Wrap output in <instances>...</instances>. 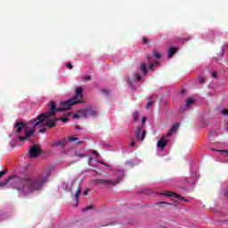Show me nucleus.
Masks as SVG:
<instances>
[{
	"label": "nucleus",
	"instance_id": "1",
	"mask_svg": "<svg viewBox=\"0 0 228 228\" xmlns=\"http://www.w3.org/2000/svg\"><path fill=\"white\" fill-rule=\"evenodd\" d=\"M82 102H85V100L83 99V88L77 87L76 95L73 98L61 102L58 107L56 106V102H51L50 110L40 114L36 119L30 120V123L34 126L35 129H40L41 127H56V121L54 120V118L48 121L45 120H47L49 117H54V115L60 111H67L70 110L72 106L81 104Z\"/></svg>",
	"mask_w": 228,
	"mask_h": 228
},
{
	"label": "nucleus",
	"instance_id": "2",
	"mask_svg": "<svg viewBox=\"0 0 228 228\" xmlns=\"http://www.w3.org/2000/svg\"><path fill=\"white\" fill-rule=\"evenodd\" d=\"M12 181L16 184L15 188L20 191V193L22 195H28V193H33V191L42 190L44 184L47 183V176H24L22 178L13 176Z\"/></svg>",
	"mask_w": 228,
	"mask_h": 228
},
{
	"label": "nucleus",
	"instance_id": "3",
	"mask_svg": "<svg viewBox=\"0 0 228 228\" xmlns=\"http://www.w3.org/2000/svg\"><path fill=\"white\" fill-rule=\"evenodd\" d=\"M69 191L71 193H74L75 191V194H73L72 197L75 199V200H79V195H81V182L74 180L72 182Z\"/></svg>",
	"mask_w": 228,
	"mask_h": 228
},
{
	"label": "nucleus",
	"instance_id": "4",
	"mask_svg": "<svg viewBox=\"0 0 228 228\" xmlns=\"http://www.w3.org/2000/svg\"><path fill=\"white\" fill-rule=\"evenodd\" d=\"M42 154V149L40 148V145L34 144L30 147L29 155L28 158H38V155Z\"/></svg>",
	"mask_w": 228,
	"mask_h": 228
},
{
	"label": "nucleus",
	"instance_id": "5",
	"mask_svg": "<svg viewBox=\"0 0 228 228\" xmlns=\"http://www.w3.org/2000/svg\"><path fill=\"white\" fill-rule=\"evenodd\" d=\"M96 184H103L104 186H117L118 180H109V179H96L94 180Z\"/></svg>",
	"mask_w": 228,
	"mask_h": 228
},
{
	"label": "nucleus",
	"instance_id": "6",
	"mask_svg": "<svg viewBox=\"0 0 228 228\" xmlns=\"http://www.w3.org/2000/svg\"><path fill=\"white\" fill-rule=\"evenodd\" d=\"M142 129H143V126L137 127V129L135 130V137L137 140H141V142H143V140H145V134H147V131H142Z\"/></svg>",
	"mask_w": 228,
	"mask_h": 228
},
{
	"label": "nucleus",
	"instance_id": "7",
	"mask_svg": "<svg viewBox=\"0 0 228 228\" xmlns=\"http://www.w3.org/2000/svg\"><path fill=\"white\" fill-rule=\"evenodd\" d=\"M50 147H62V149H65L67 147V139H63L61 141H54L50 143Z\"/></svg>",
	"mask_w": 228,
	"mask_h": 228
},
{
	"label": "nucleus",
	"instance_id": "8",
	"mask_svg": "<svg viewBox=\"0 0 228 228\" xmlns=\"http://www.w3.org/2000/svg\"><path fill=\"white\" fill-rule=\"evenodd\" d=\"M162 195H165L166 197H175V199H178V200H184L185 202H188V200L172 191H166L164 193H162Z\"/></svg>",
	"mask_w": 228,
	"mask_h": 228
},
{
	"label": "nucleus",
	"instance_id": "9",
	"mask_svg": "<svg viewBox=\"0 0 228 228\" xmlns=\"http://www.w3.org/2000/svg\"><path fill=\"white\" fill-rule=\"evenodd\" d=\"M35 126L34 129L31 130H25V136H20L19 141L20 142H24V140H28V138H31L32 135L35 134Z\"/></svg>",
	"mask_w": 228,
	"mask_h": 228
},
{
	"label": "nucleus",
	"instance_id": "10",
	"mask_svg": "<svg viewBox=\"0 0 228 228\" xmlns=\"http://www.w3.org/2000/svg\"><path fill=\"white\" fill-rule=\"evenodd\" d=\"M165 138H167V135H162L160 137V140L157 143V147H159L160 149H165V147H167V143H168V142L165 140Z\"/></svg>",
	"mask_w": 228,
	"mask_h": 228
},
{
	"label": "nucleus",
	"instance_id": "11",
	"mask_svg": "<svg viewBox=\"0 0 228 228\" xmlns=\"http://www.w3.org/2000/svg\"><path fill=\"white\" fill-rule=\"evenodd\" d=\"M177 129H179V123H176L173 125V126L170 128V130L167 133L166 136L167 138H170L174 133H177Z\"/></svg>",
	"mask_w": 228,
	"mask_h": 228
},
{
	"label": "nucleus",
	"instance_id": "12",
	"mask_svg": "<svg viewBox=\"0 0 228 228\" xmlns=\"http://www.w3.org/2000/svg\"><path fill=\"white\" fill-rule=\"evenodd\" d=\"M148 64H149V70H152L154 69V65H159V61H153L151 62V57H148Z\"/></svg>",
	"mask_w": 228,
	"mask_h": 228
},
{
	"label": "nucleus",
	"instance_id": "13",
	"mask_svg": "<svg viewBox=\"0 0 228 228\" xmlns=\"http://www.w3.org/2000/svg\"><path fill=\"white\" fill-rule=\"evenodd\" d=\"M87 117H97V111L92 108L87 109Z\"/></svg>",
	"mask_w": 228,
	"mask_h": 228
},
{
	"label": "nucleus",
	"instance_id": "14",
	"mask_svg": "<svg viewBox=\"0 0 228 228\" xmlns=\"http://www.w3.org/2000/svg\"><path fill=\"white\" fill-rule=\"evenodd\" d=\"M175 53H177V48L171 46L168 50V58H172Z\"/></svg>",
	"mask_w": 228,
	"mask_h": 228
},
{
	"label": "nucleus",
	"instance_id": "15",
	"mask_svg": "<svg viewBox=\"0 0 228 228\" xmlns=\"http://www.w3.org/2000/svg\"><path fill=\"white\" fill-rule=\"evenodd\" d=\"M80 118H86V117H88V110L87 109L83 110H78Z\"/></svg>",
	"mask_w": 228,
	"mask_h": 228
},
{
	"label": "nucleus",
	"instance_id": "16",
	"mask_svg": "<svg viewBox=\"0 0 228 228\" xmlns=\"http://www.w3.org/2000/svg\"><path fill=\"white\" fill-rule=\"evenodd\" d=\"M15 127H17V133L19 134L22 131V127H25L24 123L19 122L15 125Z\"/></svg>",
	"mask_w": 228,
	"mask_h": 228
},
{
	"label": "nucleus",
	"instance_id": "17",
	"mask_svg": "<svg viewBox=\"0 0 228 228\" xmlns=\"http://www.w3.org/2000/svg\"><path fill=\"white\" fill-rule=\"evenodd\" d=\"M141 70L144 76L147 74V64L145 62L141 63Z\"/></svg>",
	"mask_w": 228,
	"mask_h": 228
},
{
	"label": "nucleus",
	"instance_id": "18",
	"mask_svg": "<svg viewBox=\"0 0 228 228\" xmlns=\"http://www.w3.org/2000/svg\"><path fill=\"white\" fill-rule=\"evenodd\" d=\"M151 56L153 58H156V60H159L161 58V53H159L158 51L153 50Z\"/></svg>",
	"mask_w": 228,
	"mask_h": 228
},
{
	"label": "nucleus",
	"instance_id": "19",
	"mask_svg": "<svg viewBox=\"0 0 228 228\" xmlns=\"http://www.w3.org/2000/svg\"><path fill=\"white\" fill-rule=\"evenodd\" d=\"M191 104H195V100L191 99V98H188L186 100V106H191Z\"/></svg>",
	"mask_w": 228,
	"mask_h": 228
},
{
	"label": "nucleus",
	"instance_id": "20",
	"mask_svg": "<svg viewBox=\"0 0 228 228\" xmlns=\"http://www.w3.org/2000/svg\"><path fill=\"white\" fill-rule=\"evenodd\" d=\"M58 120H61V122H69V118H56V117H54V121L58 122Z\"/></svg>",
	"mask_w": 228,
	"mask_h": 228
},
{
	"label": "nucleus",
	"instance_id": "21",
	"mask_svg": "<svg viewBox=\"0 0 228 228\" xmlns=\"http://www.w3.org/2000/svg\"><path fill=\"white\" fill-rule=\"evenodd\" d=\"M139 117H140V113L138 112V110H135V111L134 112V120L135 122H138Z\"/></svg>",
	"mask_w": 228,
	"mask_h": 228
},
{
	"label": "nucleus",
	"instance_id": "22",
	"mask_svg": "<svg viewBox=\"0 0 228 228\" xmlns=\"http://www.w3.org/2000/svg\"><path fill=\"white\" fill-rule=\"evenodd\" d=\"M69 142H77V137L70 136L68 138Z\"/></svg>",
	"mask_w": 228,
	"mask_h": 228
},
{
	"label": "nucleus",
	"instance_id": "23",
	"mask_svg": "<svg viewBox=\"0 0 228 228\" xmlns=\"http://www.w3.org/2000/svg\"><path fill=\"white\" fill-rule=\"evenodd\" d=\"M135 77L137 81H142V75L140 73H135Z\"/></svg>",
	"mask_w": 228,
	"mask_h": 228
},
{
	"label": "nucleus",
	"instance_id": "24",
	"mask_svg": "<svg viewBox=\"0 0 228 228\" xmlns=\"http://www.w3.org/2000/svg\"><path fill=\"white\" fill-rule=\"evenodd\" d=\"M199 83H200L201 85H203L204 83H206V78H204L203 77L199 78Z\"/></svg>",
	"mask_w": 228,
	"mask_h": 228
},
{
	"label": "nucleus",
	"instance_id": "25",
	"mask_svg": "<svg viewBox=\"0 0 228 228\" xmlns=\"http://www.w3.org/2000/svg\"><path fill=\"white\" fill-rule=\"evenodd\" d=\"M219 54L221 57L224 56V54H225V48L224 46L222 47V51L219 52Z\"/></svg>",
	"mask_w": 228,
	"mask_h": 228
},
{
	"label": "nucleus",
	"instance_id": "26",
	"mask_svg": "<svg viewBox=\"0 0 228 228\" xmlns=\"http://www.w3.org/2000/svg\"><path fill=\"white\" fill-rule=\"evenodd\" d=\"M142 44H149V38H147L146 37H142Z\"/></svg>",
	"mask_w": 228,
	"mask_h": 228
},
{
	"label": "nucleus",
	"instance_id": "27",
	"mask_svg": "<svg viewBox=\"0 0 228 228\" xmlns=\"http://www.w3.org/2000/svg\"><path fill=\"white\" fill-rule=\"evenodd\" d=\"M6 172H8V170H6V169L0 171V179H1V177H3V175H4L6 174Z\"/></svg>",
	"mask_w": 228,
	"mask_h": 228
},
{
	"label": "nucleus",
	"instance_id": "28",
	"mask_svg": "<svg viewBox=\"0 0 228 228\" xmlns=\"http://www.w3.org/2000/svg\"><path fill=\"white\" fill-rule=\"evenodd\" d=\"M66 65H67L68 69H69L70 70H72V69H74V66L70 62H68Z\"/></svg>",
	"mask_w": 228,
	"mask_h": 228
},
{
	"label": "nucleus",
	"instance_id": "29",
	"mask_svg": "<svg viewBox=\"0 0 228 228\" xmlns=\"http://www.w3.org/2000/svg\"><path fill=\"white\" fill-rule=\"evenodd\" d=\"M102 94H105V95H110V91L108 89H102Z\"/></svg>",
	"mask_w": 228,
	"mask_h": 228
},
{
	"label": "nucleus",
	"instance_id": "30",
	"mask_svg": "<svg viewBox=\"0 0 228 228\" xmlns=\"http://www.w3.org/2000/svg\"><path fill=\"white\" fill-rule=\"evenodd\" d=\"M6 184H8V180L0 183V186H6Z\"/></svg>",
	"mask_w": 228,
	"mask_h": 228
},
{
	"label": "nucleus",
	"instance_id": "31",
	"mask_svg": "<svg viewBox=\"0 0 228 228\" xmlns=\"http://www.w3.org/2000/svg\"><path fill=\"white\" fill-rule=\"evenodd\" d=\"M151 105H152V102H148L146 103V110H149V108H151Z\"/></svg>",
	"mask_w": 228,
	"mask_h": 228
},
{
	"label": "nucleus",
	"instance_id": "32",
	"mask_svg": "<svg viewBox=\"0 0 228 228\" xmlns=\"http://www.w3.org/2000/svg\"><path fill=\"white\" fill-rule=\"evenodd\" d=\"M73 118H81V116H80V114H79V110L77 111V114H75V115L73 116Z\"/></svg>",
	"mask_w": 228,
	"mask_h": 228
},
{
	"label": "nucleus",
	"instance_id": "33",
	"mask_svg": "<svg viewBox=\"0 0 228 228\" xmlns=\"http://www.w3.org/2000/svg\"><path fill=\"white\" fill-rule=\"evenodd\" d=\"M147 58H151V63H153V61H154V57L152 56V54L148 55Z\"/></svg>",
	"mask_w": 228,
	"mask_h": 228
},
{
	"label": "nucleus",
	"instance_id": "34",
	"mask_svg": "<svg viewBox=\"0 0 228 228\" xmlns=\"http://www.w3.org/2000/svg\"><path fill=\"white\" fill-rule=\"evenodd\" d=\"M223 115H228V110H222Z\"/></svg>",
	"mask_w": 228,
	"mask_h": 228
},
{
	"label": "nucleus",
	"instance_id": "35",
	"mask_svg": "<svg viewBox=\"0 0 228 228\" xmlns=\"http://www.w3.org/2000/svg\"><path fill=\"white\" fill-rule=\"evenodd\" d=\"M49 175H51V170L47 169L46 170V177H49Z\"/></svg>",
	"mask_w": 228,
	"mask_h": 228
},
{
	"label": "nucleus",
	"instance_id": "36",
	"mask_svg": "<svg viewBox=\"0 0 228 228\" xmlns=\"http://www.w3.org/2000/svg\"><path fill=\"white\" fill-rule=\"evenodd\" d=\"M90 79H92V77L90 76H87L85 77V81H90Z\"/></svg>",
	"mask_w": 228,
	"mask_h": 228
},
{
	"label": "nucleus",
	"instance_id": "37",
	"mask_svg": "<svg viewBox=\"0 0 228 228\" xmlns=\"http://www.w3.org/2000/svg\"><path fill=\"white\" fill-rule=\"evenodd\" d=\"M212 77H213L214 78H216V77H217L216 72L213 71V72H212Z\"/></svg>",
	"mask_w": 228,
	"mask_h": 228
},
{
	"label": "nucleus",
	"instance_id": "38",
	"mask_svg": "<svg viewBox=\"0 0 228 228\" xmlns=\"http://www.w3.org/2000/svg\"><path fill=\"white\" fill-rule=\"evenodd\" d=\"M45 128H41V129H39V131H38V133H45Z\"/></svg>",
	"mask_w": 228,
	"mask_h": 228
},
{
	"label": "nucleus",
	"instance_id": "39",
	"mask_svg": "<svg viewBox=\"0 0 228 228\" xmlns=\"http://www.w3.org/2000/svg\"><path fill=\"white\" fill-rule=\"evenodd\" d=\"M93 155L94 156H99V153L97 152V151H93Z\"/></svg>",
	"mask_w": 228,
	"mask_h": 228
},
{
	"label": "nucleus",
	"instance_id": "40",
	"mask_svg": "<svg viewBox=\"0 0 228 228\" xmlns=\"http://www.w3.org/2000/svg\"><path fill=\"white\" fill-rule=\"evenodd\" d=\"M209 136H211L212 138H215V132H210Z\"/></svg>",
	"mask_w": 228,
	"mask_h": 228
},
{
	"label": "nucleus",
	"instance_id": "41",
	"mask_svg": "<svg viewBox=\"0 0 228 228\" xmlns=\"http://www.w3.org/2000/svg\"><path fill=\"white\" fill-rule=\"evenodd\" d=\"M218 152H225L226 156H228V151L226 150H223V151H217Z\"/></svg>",
	"mask_w": 228,
	"mask_h": 228
},
{
	"label": "nucleus",
	"instance_id": "42",
	"mask_svg": "<svg viewBox=\"0 0 228 228\" xmlns=\"http://www.w3.org/2000/svg\"><path fill=\"white\" fill-rule=\"evenodd\" d=\"M88 191H89V190H88V189H86V190L84 191V196L88 195Z\"/></svg>",
	"mask_w": 228,
	"mask_h": 228
},
{
	"label": "nucleus",
	"instance_id": "43",
	"mask_svg": "<svg viewBox=\"0 0 228 228\" xmlns=\"http://www.w3.org/2000/svg\"><path fill=\"white\" fill-rule=\"evenodd\" d=\"M92 208H93L92 206H88V207H86V208H85V210H86V211H88L89 209H92Z\"/></svg>",
	"mask_w": 228,
	"mask_h": 228
},
{
	"label": "nucleus",
	"instance_id": "44",
	"mask_svg": "<svg viewBox=\"0 0 228 228\" xmlns=\"http://www.w3.org/2000/svg\"><path fill=\"white\" fill-rule=\"evenodd\" d=\"M159 204H167V205H170V203L167 202V201H161Z\"/></svg>",
	"mask_w": 228,
	"mask_h": 228
},
{
	"label": "nucleus",
	"instance_id": "45",
	"mask_svg": "<svg viewBox=\"0 0 228 228\" xmlns=\"http://www.w3.org/2000/svg\"><path fill=\"white\" fill-rule=\"evenodd\" d=\"M135 143H136V142H134V141H132L131 143H130V145H131L132 147H134Z\"/></svg>",
	"mask_w": 228,
	"mask_h": 228
},
{
	"label": "nucleus",
	"instance_id": "46",
	"mask_svg": "<svg viewBox=\"0 0 228 228\" xmlns=\"http://www.w3.org/2000/svg\"><path fill=\"white\" fill-rule=\"evenodd\" d=\"M147 120V118L146 117H143L142 118V124H145V121Z\"/></svg>",
	"mask_w": 228,
	"mask_h": 228
},
{
	"label": "nucleus",
	"instance_id": "47",
	"mask_svg": "<svg viewBox=\"0 0 228 228\" xmlns=\"http://www.w3.org/2000/svg\"><path fill=\"white\" fill-rule=\"evenodd\" d=\"M224 195H228V190L224 191Z\"/></svg>",
	"mask_w": 228,
	"mask_h": 228
},
{
	"label": "nucleus",
	"instance_id": "48",
	"mask_svg": "<svg viewBox=\"0 0 228 228\" xmlns=\"http://www.w3.org/2000/svg\"><path fill=\"white\" fill-rule=\"evenodd\" d=\"M81 143H83V142H77V144H78V145H81Z\"/></svg>",
	"mask_w": 228,
	"mask_h": 228
},
{
	"label": "nucleus",
	"instance_id": "49",
	"mask_svg": "<svg viewBox=\"0 0 228 228\" xmlns=\"http://www.w3.org/2000/svg\"><path fill=\"white\" fill-rule=\"evenodd\" d=\"M182 94H184V89L182 90Z\"/></svg>",
	"mask_w": 228,
	"mask_h": 228
},
{
	"label": "nucleus",
	"instance_id": "50",
	"mask_svg": "<svg viewBox=\"0 0 228 228\" xmlns=\"http://www.w3.org/2000/svg\"><path fill=\"white\" fill-rule=\"evenodd\" d=\"M152 97H154V96H151L150 99H152Z\"/></svg>",
	"mask_w": 228,
	"mask_h": 228
}]
</instances>
